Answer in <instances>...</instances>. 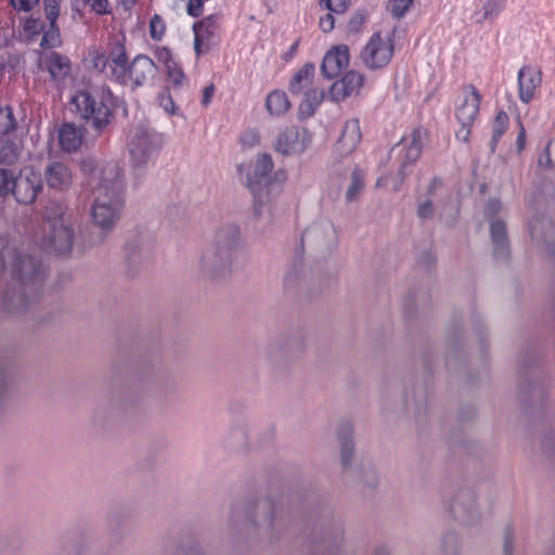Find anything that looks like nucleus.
<instances>
[{
  "label": "nucleus",
  "mask_w": 555,
  "mask_h": 555,
  "mask_svg": "<svg viewBox=\"0 0 555 555\" xmlns=\"http://www.w3.org/2000/svg\"><path fill=\"white\" fill-rule=\"evenodd\" d=\"M244 251L241 230L234 223L221 225L210 245L203 251L202 269L215 278L230 274Z\"/></svg>",
  "instance_id": "f257e3e1"
},
{
  "label": "nucleus",
  "mask_w": 555,
  "mask_h": 555,
  "mask_svg": "<svg viewBox=\"0 0 555 555\" xmlns=\"http://www.w3.org/2000/svg\"><path fill=\"white\" fill-rule=\"evenodd\" d=\"M100 178L101 186L94 191L91 218L96 227L109 231L117 223L124 208V175L118 165H111Z\"/></svg>",
  "instance_id": "f03ea898"
},
{
  "label": "nucleus",
  "mask_w": 555,
  "mask_h": 555,
  "mask_svg": "<svg viewBox=\"0 0 555 555\" xmlns=\"http://www.w3.org/2000/svg\"><path fill=\"white\" fill-rule=\"evenodd\" d=\"M247 534L272 542L285 528L284 507L272 496H258L249 501L245 512Z\"/></svg>",
  "instance_id": "7ed1b4c3"
},
{
  "label": "nucleus",
  "mask_w": 555,
  "mask_h": 555,
  "mask_svg": "<svg viewBox=\"0 0 555 555\" xmlns=\"http://www.w3.org/2000/svg\"><path fill=\"white\" fill-rule=\"evenodd\" d=\"M80 118L86 127L96 135L105 131L113 120V100L108 89L95 88L89 91H80L72 98Z\"/></svg>",
  "instance_id": "20e7f679"
},
{
  "label": "nucleus",
  "mask_w": 555,
  "mask_h": 555,
  "mask_svg": "<svg viewBox=\"0 0 555 555\" xmlns=\"http://www.w3.org/2000/svg\"><path fill=\"white\" fill-rule=\"evenodd\" d=\"M273 160L270 154H259L247 177V186L254 195L256 211L262 212V207L271 204L282 192V182L271 177Z\"/></svg>",
  "instance_id": "39448f33"
},
{
  "label": "nucleus",
  "mask_w": 555,
  "mask_h": 555,
  "mask_svg": "<svg viewBox=\"0 0 555 555\" xmlns=\"http://www.w3.org/2000/svg\"><path fill=\"white\" fill-rule=\"evenodd\" d=\"M2 255L10 262L11 282L38 287L42 280V272L37 257L17 249H7Z\"/></svg>",
  "instance_id": "423d86ee"
},
{
  "label": "nucleus",
  "mask_w": 555,
  "mask_h": 555,
  "mask_svg": "<svg viewBox=\"0 0 555 555\" xmlns=\"http://www.w3.org/2000/svg\"><path fill=\"white\" fill-rule=\"evenodd\" d=\"M159 147L158 134L145 126H138L128 144L131 166L134 169H143Z\"/></svg>",
  "instance_id": "0eeeda50"
},
{
  "label": "nucleus",
  "mask_w": 555,
  "mask_h": 555,
  "mask_svg": "<svg viewBox=\"0 0 555 555\" xmlns=\"http://www.w3.org/2000/svg\"><path fill=\"white\" fill-rule=\"evenodd\" d=\"M305 339L299 335H282L272 340L266 350V359L273 367L284 366L305 350Z\"/></svg>",
  "instance_id": "6e6552de"
},
{
  "label": "nucleus",
  "mask_w": 555,
  "mask_h": 555,
  "mask_svg": "<svg viewBox=\"0 0 555 555\" xmlns=\"http://www.w3.org/2000/svg\"><path fill=\"white\" fill-rule=\"evenodd\" d=\"M393 55V42L389 35L375 33L360 53L363 64L370 69H380L389 64Z\"/></svg>",
  "instance_id": "1a4fd4ad"
},
{
  "label": "nucleus",
  "mask_w": 555,
  "mask_h": 555,
  "mask_svg": "<svg viewBox=\"0 0 555 555\" xmlns=\"http://www.w3.org/2000/svg\"><path fill=\"white\" fill-rule=\"evenodd\" d=\"M447 511L455 521L463 526L475 525L481 517L475 493L470 489L457 490L449 500Z\"/></svg>",
  "instance_id": "9d476101"
},
{
  "label": "nucleus",
  "mask_w": 555,
  "mask_h": 555,
  "mask_svg": "<svg viewBox=\"0 0 555 555\" xmlns=\"http://www.w3.org/2000/svg\"><path fill=\"white\" fill-rule=\"evenodd\" d=\"M426 138L427 131L424 128H416L412 131L409 141L398 143L391 149L390 155H395L397 160L400 163L398 169L399 182L398 185L395 186L396 190L399 189V185L404 180L405 167L414 164L421 156L423 143Z\"/></svg>",
  "instance_id": "9b49d317"
},
{
  "label": "nucleus",
  "mask_w": 555,
  "mask_h": 555,
  "mask_svg": "<svg viewBox=\"0 0 555 555\" xmlns=\"http://www.w3.org/2000/svg\"><path fill=\"white\" fill-rule=\"evenodd\" d=\"M311 141L309 131L299 126H288L281 130L274 142L275 151L285 156L298 155L304 153Z\"/></svg>",
  "instance_id": "f8f14e48"
},
{
  "label": "nucleus",
  "mask_w": 555,
  "mask_h": 555,
  "mask_svg": "<svg viewBox=\"0 0 555 555\" xmlns=\"http://www.w3.org/2000/svg\"><path fill=\"white\" fill-rule=\"evenodd\" d=\"M15 199L24 205L33 204L43 189L42 175L33 167H24L15 176L12 186Z\"/></svg>",
  "instance_id": "ddd939ff"
},
{
  "label": "nucleus",
  "mask_w": 555,
  "mask_h": 555,
  "mask_svg": "<svg viewBox=\"0 0 555 555\" xmlns=\"http://www.w3.org/2000/svg\"><path fill=\"white\" fill-rule=\"evenodd\" d=\"M194 51L196 57L208 53L218 42L220 33V18L218 15H209L193 26Z\"/></svg>",
  "instance_id": "4468645a"
},
{
  "label": "nucleus",
  "mask_w": 555,
  "mask_h": 555,
  "mask_svg": "<svg viewBox=\"0 0 555 555\" xmlns=\"http://www.w3.org/2000/svg\"><path fill=\"white\" fill-rule=\"evenodd\" d=\"M36 289L37 287L10 281L2 296L3 309L10 314L24 313L30 307Z\"/></svg>",
  "instance_id": "2eb2a0df"
},
{
  "label": "nucleus",
  "mask_w": 555,
  "mask_h": 555,
  "mask_svg": "<svg viewBox=\"0 0 555 555\" xmlns=\"http://www.w3.org/2000/svg\"><path fill=\"white\" fill-rule=\"evenodd\" d=\"M42 177L48 188L59 192L69 190L74 182V173L67 162L49 160L43 169Z\"/></svg>",
  "instance_id": "dca6fc26"
},
{
  "label": "nucleus",
  "mask_w": 555,
  "mask_h": 555,
  "mask_svg": "<svg viewBox=\"0 0 555 555\" xmlns=\"http://www.w3.org/2000/svg\"><path fill=\"white\" fill-rule=\"evenodd\" d=\"M74 229L70 222L49 225L43 237V245L60 255L70 253L74 244Z\"/></svg>",
  "instance_id": "f3484780"
},
{
  "label": "nucleus",
  "mask_w": 555,
  "mask_h": 555,
  "mask_svg": "<svg viewBox=\"0 0 555 555\" xmlns=\"http://www.w3.org/2000/svg\"><path fill=\"white\" fill-rule=\"evenodd\" d=\"M531 238L538 248L555 253V225L546 216H532L529 221Z\"/></svg>",
  "instance_id": "a211bd4d"
},
{
  "label": "nucleus",
  "mask_w": 555,
  "mask_h": 555,
  "mask_svg": "<svg viewBox=\"0 0 555 555\" xmlns=\"http://www.w3.org/2000/svg\"><path fill=\"white\" fill-rule=\"evenodd\" d=\"M364 83V75L358 70H348L340 79L330 88L328 98L333 102H341L352 95H358Z\"/></svg>",
  "instance_id": "6ab92c4d"
},
{
  "label": "nucleus",
  "mask_w": 555,
  "mask_h": 555,
  "mask_svg": "<svg viewBox=\"0 0 555 555\" xmlns=\"http://www.w3.org/2000/svg\"><path fill=\"white\" fill-rule=\"evenodd\" d=\"M428 410V391L425 387L417 386L405 393L404 411L417 426H423L427 422Z\"/></svg>",
  "instance_id": "aec40b11"
},
{
  "label": "nucleus",
  "mask_w": 555,
  "mask_h": 555,
  "mask_svg": "<svg viewBox=\"0 0 555 555\" xmlns=\"http://www.w3.org/2000/svg\"><path fill=\"white\" fill-rule=\"evenodd\" d=\"M350 61L349 48L346 44L333 47L323 57L321 72L324 77L332 79L347 68Z\"/></svg>",
  "instance_id": "412c9836"
},
{
  "label": "nucleus",
  "mask_w": 555,
  "mask_h": 555,
  "mask_svg": "<svg viewBox=\"0 0 555 555\" xmlns=\"http://www.w3.org/2000/svg\"><path fill=\"white\" fill-rule=\"evenodd\" d=\"M352 425L349 422H344L339 425L337 437L340 443V464L345 469L346 475H349L357 467L359 462L354 457V444L352 441Z\"/></svg>",
  "instance_id": "4be33fe9"
},
{
  "label": "nucleus",
  "mask_w": 555,
  "mask_h": 555,
  "mask_svg": "<svg viewBox=\"0 0 555 555\" xmlns=\"http://www.w3.org/2000/svg\"><path fill=\"white\" fill-rule=\"evenodd\" d=\"M157 67L146 55H137L128 66V80L135 87L143 86L154 78Z\"/></svg>",
  "instance_id": "5701e85b"
},
{
  "label": "nucleus",
  "mask_w": 555,
  "mask_h": 555,
  "mask_svg": "<svg viewBox=\"0 0 555 555\" xmlns=\"http://www.w3.org/2000/svg\"><path fill=\"white\" fill-rule=\"evenodd\" d=\"M109 69L111 77L120 85L128 82V57L125 46L116 41L109 51Z\"/></svg>",
  "instance_id": "b1692460"
},
{
  "label": "nucleus",
  "mask_w": 555,
  "mask_h": 555,
  "mask_svg": "<svg viewBox=\"0 0 555 555\" xmlns=\"http://www.w3.org/2000/svg\"><path fill=\"white\" fill-rule=\"evenodd\" d=\"M541 85V73L531 66H524L518 72L519 99L524 103H529L537 89Z\"/></svg>",
  "instance_id": "393cba45"
},
{
  "label": "nucleus",
  "mask_w": 555,
  "mask_h": 555,
  "mask_svg": "<svg viewBox=\"0 0 555 555\" xmlns=\"http://www.w3.org/2000/svg\"><path fill=\"white\" fill-rule=\"evenodd\" d=\"M490 234L494 258L502 261L507 260L509 255V242L505 222L500 219L490 220Z\"/></svg>",
  "instance_id": "a878e982"
},
{
  "label": "nucleus",
  "mask_w": 555,
  "mask_h": 555,
  "mask_svg": "<svg viewBox=\"0 0 555 555\" xmlns=\"http://www.w3.org/2000/svg\"><path fill=\"white\" fill-rule=\"evenodd\" d=\"M480 101L479 92L474 87H470L456 109V118L461 125L474 124L479 112Z\"/></svg>",
  "instance_id": "bb28decb"
},
{
  "label": "nucleus",
  "mask_w": 555,
  "mask_h": 555,
  "mask_svg": "<svg viewBox=\"0 0 555 555\" xmlns=\"http://www.w3.org/2000/svg\"><path fill=\"white\" fill-rule=\"evenodd\" d=\"M41 65L50 73L54 81H63L70 73L67 56L57 52H49L41 57Z\"/></svg>",
  "instance_id": "cd10ccee"
},
{
  "label": "nucleus",
  "mask_w": 555,
  "mask_h": 555,
  "mask_svg": "<svg viewBox=\"0 0 555 555\" xmlns=\"http://www.w3.org/2000/svg\"><path fill=\"white\" fill-rule=\"evenodd\" d=\"M360 124L357 119L346 121L339 140L336 143V150L341 155L352 153L361 141Z\"/></svg>",
  "instance_id": "c85d7f7f"
},
{
  "label": "nucleus",
  "mask_w": 555,
  "mask_h": 555,
  "mask_svg": "<svg viewBox=\"0 0 555 555\" xmlns=\"http://www.w3.org/2000/svg\"><path fill=\"white\" fill-rule=\"evenodd\" d=\"M302 236L309 241L315 240L322 244H331L336 241L337 234L334 224L324 219L311 224Z\"/></svg>",
  "instance_id": "c756f323"
},
{
  "label": "nucleus",
  "mask_w": 555,
  "mask_h": 555,
  "mask_svg": "<svg viewBox=\"0 0 555 555\" xmlns=\"http://www.w3.org/2000/svg\"><path fill=\"white\" fill-rule=\"evenodd\" d=\"M315 67L312 63L302 65L292 77L289 81V92L298 95L306 92L308 89L313 88L312 82L314 79Z\"/></svg>",
  "instance_id": "7c9ffc66"
},
{
  "label": "nucleus",
  "mask_w": 555,
  "mask_h": 555,
  "mask_svg": "<svg viewBox=\"0 0 555 555\" xmlns=\"http://www.w3.org/2000/svg\"><path fill=\"white\" fill-rule=\"evenodd\" d=\"M59 142L63 151H77L82 144V131L80 127L72 122L63 124L59 130Z\"/></svg>",
  "instance_id": "2f4dec72"
},
{
  "label": "nucleus",
  "mask_w": 555,
  "mask_h": 555,
  "mask_svg": "<svg viewBox=\"0 0 555 555\" xmlns=\"http://www.w3.org/2000/svg\"><path fill=\"white\" fill-rule=\"evenodd\" d=\"M324 99L322 88L313 87L304 92V99L299 104L298 115L300 118L311 117Z\"/></svg>",
  "instance_id": "473e14b6"
},
{
  "label": "nucleus",
  "mask_w": 555,
  "mask_h": 555,
  "mask_svg": "<svg viewBox=\"0 0 555 555\" xmlns=\"http://www.w3.org/2000/svg\"><path fill=\"white\" fill-rule=\"evenodd\" d=\"M349 478L364 485L369 489H374L378 485V475L370 463L359 462L357 467L351 472Z\"/></svg>",
  "instance_id": "72a5a7b5"
},
{
  "label": "nucleus",
  "mask_w": 555,
  "mask_h": 555,
  "mask_svg": "<svg viewBox=\"0 0 555 555\" xmlns=\"http://www.w3.org/2000/svg\"><path fill=\"white\" fill-rule=\"evenodd\" d=\"M442 184L440 179H433L430 184L427 188L426 197L424 199H420L417 203V216L421 219H430L435 215V208L433 203V197L438 188Z\"/></svg>",
  "instance_id": "f704fd0d"
},
{
  "label": "nucleus",
  "mask_w": 555,
  "mask_h": 555,
  "mask_svg": "<svg viewBox=\"0 0 555 555\" xmlns=\"http://www.w3.org/2000/svg\"><path fill=\"white\" fill-rule=\"evenodd\" d=\"M44 217L48 227L60 224L61 222H70L67 206L62 201H50L46 206Z\"/></svg>",
  "instance_id": "c9c22d12"
},
{
  "label": "nucleus",
  "mask_w": 555,
  "mask_h": 555,
  "mask_svg": "<svg viewBox=\"0 0 555 555\" xmlns=\"http://www.w3.org/2000/svg\"><path fill=\"white\" fill-rule=\"evenodd\" d=\"M266 106L271 115L281 116L289 109L291 102L285 92L274 90L268 94Z\"/></svg>",
  "instance_id": "e433bc0d"
},
{
  "label": "nucleus",
  "mask_w": 555,
  "mask_h": 555,
  "mask_svg": "<svg viewBox=\"0 0 555 555\" xmlns=\"http://www.w3.org/2000/svg\"><path fill=\"white\" fill-rule=\"evenodd\" d=\"M160 57L165 61L168 80L175 88L181 87L185 80V76L180 67H178L170 57L168 49L160 52Z\"/></svg>",
  "instance_id": "4c0bfd02"
},
{
  "label": "nucleus",
  "mask_w": 555,
  "mask_h": 555,
  "mask_svg": "<svg viewBox=\"0 0 555 555\" xmlns=\"http://www.w3.org/2000/svg\"><path fill=\"white\" fill-rule=\"evenodd\" d=\"M508 116L505 112L501 111L496 114L494 121L492 124V135L489 143L490 152L494 153L496 145L502 138V135L505 133L507 127H508Z\"/></svg>",
  "instance_id": "58836bf2"
},
{
  "label": "nucleus",
  "mask_w": 555,
  "mask_h": 555,
  "mask_svg": "<svg viewBox=\"0 0 555 555\" xmlns=\"http://www.w3.org/2000/svg\"><path fill=\"white\" fill-rule=\"evenodd\" d=\"M115 163H109L103 166H98L93 159H85L81 163V170L89 176V183L92 185L94 191H98L101 186V178L103 170Z\"/></svg>",
  "instance_id": "ea45409f"
},
{
  "label": "nucleus",
  "mask_w": 555,
  "mask_h": 555,
  "mask_svg": "<svg viewBox=\"0 0 555 555\" xmlns=\"http://www.w3.org/2000/svg\"><path fill=\"white\" fill-rule=\"evenodd\" d=\"M249 428L245 423L234 424L228 434L229 442L234 447H243L247 442Z\"/></svg>",
  "instance_id": "a19ab883"
},
{
  "label": "nucleus",
  "mask_w": 555,
  "mask_h": 555,
  "mask_svg": "<svg viewBox=\"0 0 555 555\" xmlns=\"http://www.w3.org/2000/svg\"><path fill=\"white\" fill-rule=\"evenodd\" d=\"M460 550L461 543L459 535L452 531L446 532L441 540L442 555H459Z\"/></svg>",
  "instance_id": "79ce46f5"
},
{
  "label": "nucleus",
  "mask_w": 555,
  "mask_h": 555,
  "mask_svg": "<svg viewBox=\"0 0 555 555\" xmlns=\"http://www.w3.org/2000/svg\"><path fill=\"white\" fill-rule=\"evenodd\" d=\"M364 186V178L361 171L354 170L351 175V181L346 191L347 202H353L358 198Z\"/></svg>",
  "instance_id": "37998d69"
},
{
  "label": "nucleus",
  "mask_w": 555,
  "mask_h": 555,
  "mask_svg": "<svg viewBox=\"0 0 555 555\" xmlns=\"http://www.w3.org/2000/svg\"><path fill=\"white\" fill-rule=\"evenodd\" d=\"M15 118L9 106L0 107V134H7L15 129Z\"/></svg>",
  "instance_id": "c03bdc74"
},
{
  "label": "nucleus",
  "mask_w": 555,
  "mask_h": 555,
  "mask_svg": "<svg viewBox=\"0 0 555 555\" xmlns=\"http://www.w3.org/2000/svg\"><path fill=\"white\" fill-rule=\"evenodd\" d=\"M539 444L541 450L547 455L555 454V434L552 429H547L540 434Z\"/></svg>",
  "instance_id": "a18cd8bd"
},
{
  "label": "nucleus",
  "mask_w": 555,
  "mask_h": 555,
  "mask_svg": "<svg viewBox=\"0 0 555 555\" xmlns=\"http://www.w3.org/2000/svg\"><path fill=\"white\" fill-rule=\"evenodd\" d=\"M414 0H389L388 10L392 16L400 18L411 8Z\"/></svg>",
  "instance_id": "49530a36"
},
{
  "label": "nucleus",
  "mask_w": 555,
  "mask_h": 555,
  "mask_svg": "<svg viewBox=\"0 0 555 555\" xmlns=\"http://www.w3.org/2000/svg\"><path fill=\"white\" fill-rule=\"evenodd\" d=\"M15 176L7 170L0 169V195L5 196L10 193L13 194V184H14Z\"/></svg>",
  "instance_id": "de8ad7c7"
},
{
  "label": "nucleus",
  "mask_w": 555,
  "mask_h": 555,
  "mask_svg": "<svg viewBox=\"0 0 555 555\" xmlns=\"http://www.w3.org/2000/svg\"><path fill=\"white\" fill-rule=\"evenodd\" d=\"M60 1L61 0H43L44 12H46L47 18L50 22V26H52V27L55 26V22L59 17Z\"/></svg>",
  "instance_id": "09e8293b"
},
{
  "label": "nucleus",
  "mask_w": 555,
  "mask_h": 555,
  "mask_svg": "<svg viewBox=\"0 0 555 555\" xmlns=\"http://www.w3.org/2000/svg\"><path fill=\"white\" fill-rule=\"evenodd\" d=\"M166 25L159 15H154L150 21V35L154 40H159L165 34Z\"/></svg>",
  "instance_id": "8fccbe9b"
},
{
  "label": "nucleus",
  "mask_w": 555,
  "mask_h": 555,
  "mask_svg": "<svg viewBox=\"0 0 555 555\" xmlns=\"http://www.w3.org/2000/svg\"><path fill=\"white\" fill-rule=\"evenodd\" d=\"M320 4L324 5L330 12L340 15L347 10L349 0H320Z\"/></svg>",
  "instance_id": "3c124183"
},
{
  "label": "nucleus",
  "mask_w": 555,
  "mask_h": 555,
  "mask_svg": "<svg viewBox=\"0 0 555 555\" xmlns=\"http://www.w3.org/2000/svg\"><path fill=\"white\" fill-rule=\"evenodd\" d=\"M16 159L15 150L12 143L0 142V163L12 164Z\"/></svg>",
  "instance_id": "603ef678"
},
{
  "label": "nucleus",
  "mask_w": 555,
  "mask_h": 555,
  "mask_svg": "<svg viewBox=\"0 0 555 555\" xmlns=\"http://www.w3.org/2000/svg\"><path fill=\"white\" fill-rule=\"evenodd\" d=\"M158 103L167 112L169 115H175L178 113L179 108L173 103V100L169 93L166 91L158 94Z\"/></svg>",
  "instance_id": "864d4df0"
},
{
  "label": "nucleus",
  "mask_w": 555,
  "mask_h": 555,
  "mask_svg": "<svg viewBox=\"0 0 555 555\" xmlns=\"http://www.w3.org/2000/svg\"><path fill=\"white\" fill-rule=\"evenodd\" d=\"M87 3H89L91 9L98 14H106L109 12V3L107 0H76L77 5H85Z\"/></svg>",
  "instance_id": "5fc2aeb1"
},
{
  "label": "nucleus",
  "mask_w": 555,
  "mask_h": 555,
  "mask_svg": "<svg viewBox=\"0 0 555 555\" xmlns=\"http://www.w3.org/2000/svg\"><path fill=\"white\" fill-rule=\"evenodd\" d=\"M540 166H555V139L545 147V154L539 157Z\"/></svg>",
  "instance_id": "6e6d98bb"
},
{
  "label": "nucleus",
  "mask_w": 555,
  "mask_h": 555,
  "mask_svg": "<svg viewBox=\"0 0 555 555\" xmlns=\"http://www.w3.org/2000/svg\"><path fill=\"white\" fill-rule=\"evenodd\" d=\"M60 43V37L59 33L54 27L51 26V28L44 33L42 39H41V47H48V48H54Z\"/></svg>",
  "instance_id": "4d7b16f0"
},
{
  "label": "nucleus",
  "mask_w": 555,
  "mask_h": 555,
  "mask_svg": "<svg viewBox=\"0 0 555 555\" xmlns=\"http://www.w3.org/2000/svg\"><path fill=\"white\" fill-rule=\"evenodd\" d=\"M91 62L95 69L99 72H104L107 66H109V59L103 53H100L99 51H94L91 54Z\"/></svg>",
  "instance_id": "13d9d810"
},
{
  "label": "nucleus",
  "mask_w": 555,
  "mask_h": 555,
  "mask_svg": "<svg viewBox=\"0 0 555 555\" xmlns=\"http://www.w3.org/2000/svg\"><path fill=\"white\" fill-rule=\"evenodd\" d=\"M259 133L256 130H247L241 137V142L244 146H254L259 143Z\"/></svg>",
  "instance_id": "bf43d9fd"
},
{
  "label": "nucleus",
  "mask_w": 555,
  "mask_h": 555,
  "mask_svg": "<svg viewBox=\"0 0 555 555\" xmlns=\"http://www.w3.org/2000/svg\"><path fill=\"white\" fill-rule=\"evenodd\" d=\"M319 25H320V28H321L324 33H330L331 30H333V28H334V26H335V16H334V13L328 12L327 14H325L324 16H322V17L320 18Z\"/></svg>",
  "instance_id": "052dcab7"
},
{
  "label": "nucleus",
  "mask_w": 555,
  "mask_h": 555,
  "mask_svg": "<svg viewBox=\"0 0 555 555\" xmlns=\"http://www.w3.org/2000/svg\"><path fill=\"white\" fill-rule=\"evenodd\" d=\"M365 21V14L363 12H357L348 23L350 31H358Z\"/></svg>",
  "instance_id": "680f3d73"
},
{
  "label": "nucleus",
  "mask_w": 555,
  "mask_h": 555,
  "mask_svg": "<svg viewBox=\"0 0 555 555\" xmlns=\"http://www.w3.org/2000/svg\"><path fill=\"white\" fill-rule=\"evenodd\" d=\"M11 4L20 11H30L39 0H10Z\"/></svg>",
  "instance_id": "e2e57ef3"
},
{
  "label": "nucleus",
  "mask_w": 555,
  "mask_h": 555,
  "mask_svg": "<svg viewBox=\"0 0 555 555\" xmlns=\"http://www.w3.org/2000/svg\"><path fill=\"white\" fill-rule=\"evenodd\" d=\"M504 555H513L514 552V538L513 533L509 529H506L504 533V545H503Z\"/></svg>",
  "instance_id": "0e129e2a"
},
{
  "label": "nucleus",
  "mask_w": 555,
  "mask_h": 555,
  "mask_svg": "<svg viewBox=\"0 0 555 555\" xmlns=\"http://www.w3.org/2000/svg\"><path fill=\"white\" fill-rule=\"evenodd\" d=\"M501 209V203L498 199H490L485 208V215L488 218H493Z\"/></svg>",
  "instance_id": "69168bd1"
},
{
  "label": "nucleus",
  "mask_w": 555,
  "mask_h": 555,
  "mask_svg": "<svg viewBox=\"0 0 555 555\" xmlns=\"http://www.w3.org/2000/svg\"><path fill=\"white\" fill-rule=\"evenodd\" d=\"M203 0H189L188 13L191 16H198L202 13Z\"/></svg>",
  "instance_id": "338daca9"
},
{
  "label": "nucleus",
  "mask_w": 555,
  "mask_h": 555,
  "mask_svg": "<svg viewBox=\"0 0 555 555\" xmlns=\"http://www.w3.org/2000/svg\"><path fill=\"white\" fill-rule=\"evenodd\" d=\"M214 93H215V86H214V83H210L207 87H205V89L203 91V98H202V104L204 106H208L209 105V103L211 101V98L214 96Z\"/></svg>",
  "instance_id": "774afa93"
}]
</instances>
